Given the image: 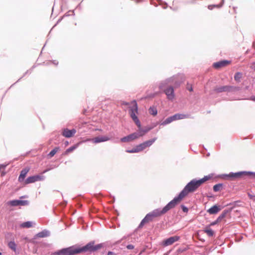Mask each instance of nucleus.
Masks as SVG:
<instances>
[{
    "mask_svg": "<svg viewBox=\"0 0 255 255\" xmlns=\"http://www.w3.org/2000/svg\"><path fill=\"white\" fill-rule=\"evenodd\" d=\"M95 243V240H92L83 246L77 244L58 250L53 252L52 255H77L86 253L89 254H92L106 247V243H101L98 244H96Z\"/></svg>",
    "mask_w": 255,
    "mask_h": 255,
    "instance_id": "f257e3e1",
    "label": "nucleus"
},
{
    "mask_svg": "<svg viewBox=\"0 0 255 255\" xmlns=\"http://www.w3.org/2000/svg\"><path fill=\"white\" fill-rule=\"evenodd\" d=\"M131 104H132L133 105L128 107V114L138 128V130L143 134V136H144L145 133L155 128L158 125L160 124L157 122L152 123L150 125L147 126L144 128H142L141 122L136 115V114L138 113V107L136 100H132Z\"/></svg>",
    "mask_w": 255,
    "mask_h": 255,
    "instance_id": "f03ea898",
    "label": "nucleus"
},
{
    "mask_svg": "<svg viewBox=\"0 0 255 255\" xmlns=\"http://www.w3.org/2000/svg\"><path fill=\"white\" fill-rule=\"evenodd\" d=\"M200 187L197 178H194L190 180L185 186L183 189L177 194L172 200L170 201L172 204L175 207L185 197L188 196L190 193L195 192Z\"/></svg>",
    "mask_w": 255,
    "mask_h": 255,
    "instance_id": "7ed1b4c3",
    "label": "nucleus"
},
{
    "mask_svg": "<svg viewBox=\"0 0 255 255\" xmlns=\"http://www.w3.org/2000/svg\"><path fill=\"white\" fill-rule=\"evenodd\" d=\"M174 208L170 201L162 208H157L147 213L142 219L135 231L141 229L145 224L152 222L154 218L160 217Z\"/></svg>",
    "mask_w": 255,
    "mask_h": 255,
    "instance_id": "20e7f679",
    "label": "nucleus"
},
{
    "mask_svg": "<svg viewBox=\"0 0 255 255\" xmlns=\"http://www.w3.org/2000/svg\"><path fill=\"white\" fill-rule=\"evenodd\" d=\"M253 172L251 171H239L236 172H232V181L238 180L239 179H252Z\"/></svg>",
    "mask_w": 255,
    "mask_h": 255,
    "instance_id": "39448f33",
    "label": "nucleus"
},
{
    "mask_svg": "<svg viewBox=\"0 0 255 255\" xmlns=\"http://www.w3.org/2000/svg\"><path fill=\"white\" fill-rule=\"evenodd\" d=\"M190 118V115L189 114H185L182 113H176L172 116H171L167 118H166L164 121L162 123H160L161 126H166L168 124H170L173 121L182 120L187 118Z\"/></svg>",
    "mask_w": 255,
    "mask_h": 255,
    "instance_id": "423d86ee",
    "label": "nucleus"
},
{
    "mask_svg": "<svg viewBox=\"0 0 255 255\" xmlns=\"http://www.w3.org/2000/svg\"><path fill=\"white\" fill-rule=\"evenodd\" d=\"M142 136L143 134L138 130L121 138L120 141L122 142H128Z\"/></svg>",
    "mask_w": 255,
    "mask_h": 255,
    "instance_id": "0eeeda50",
    "label": "nucleus"
},
{
    "mask_svg": "<svg viewBox=\"0 0 255 255\" xmlns=\"http://www.w3.org/2000/svg\"><path fill=\"white\" fill-rule=\"evenodd\" d=\"M7 205L11 207L16 206H26L29 205V201L27 200L21 199L19 198L18 199H13L9 200L7 202Z\"/></svg>",
    "mask_w": 255,
    "mask_h": 255,
    "instance_id": "6e6552de",
    "label": "nucleus"
},
{
    "mask_svg": "<svg viewBox=\"0 0 255 255\" xmlns=\"http://www.w3.org/2000/svg\"><path fill=\"white\" fill-rule=\"evenodd\" d=\"M45 176L40 174H35L28 176L26 178L25 184L34 183L38 181H43L45 179Z\"/></svg>",
    "mask_w": 255,
    "mask_h": 255,
    "instance_id": "1a4fd4ad",
    "label": "nucleus"
},
{
    "mask_svg": "<svg viewBox=\"0 0 255 255\" xmlns=\"http://www.w3.org/2000/svg\"><path fill=\"white\" fill-rule=\"evenodd\" d=\"M180 238V236H178L170 237L168 238L164 239L161 243V245L164 247H167L169 245H171L175 242L178 241Z\"/></svg>",
    "mask_w": 255,
    "mask_h": 255,
    "instance_id": "9d476101",
    "label": "nucleus"
},
{
    "mask_svg": "<svg viewBox=\"0 0 255 255\" xmlns=\"http://www.w3.org/2000/svg\"><path fill=\"white\" fill-rule=\"evenodd\" d=\"M30 170V168L29 167H25L23 169H22L20 172L18 178V182L20 183H23L24 185H26L25 184V177Z\"/></svg>",
    "mask_w": 255,
    "mask_h": 255,
    "instance_id": "9b49d317",
    "label": "nucleus"
},
{
    "mask_svg": "<svg viewBox=\"0 0 255 255\" xmlns=\"http://www.w3.org/2000/svg\"><path fill=\"white\" fill-rule=\"evenodd\" d=\"M231 63V61L226 59L220 60L218 62L213 63L212 67L216 69H219L222 67H225Z\"/></svg>",
    "mask_w": 255,
    "mask_h": 255,
    "instance_id": "f8f14e48",
    "label": "nucleus"
},
{
    "mask_svg": "<svg viewBox=\"0 0 255 255\" xmlns=\"http://www.w3.org/2000/svg\"><path fill=\"white\" fill-rule=\"evenodd\" d=\"M164 93L166 95L167 98L169 100H172L175 97L174 87L169 86L163 90Z\"/></svg>",
    "mask_w": 255,
    "mask_h": 255,
    "instance_id": "ddd939ff",
    "label": "nucleus"
},
{
    "mask_svg": "<svg viewBox=\"0 0 255 255\" xmlns=\"http://www.w3.org/2000/svg\"><path fill=\"white\" fill-rule=\"evenodd\" d=\"M76 132L75 128L69 129L68 128H64L62 129L61 134L65 137L71 138L74 136Z\"/></svg>",
    "mask_w": 255,
    "mask_h": 255,
    "instance_id": "4468645a",
    "label": "nucleus"
},
{
    "mask_svg": "<svg viewBox=\"0 0 255 255\" xmlns=\"http://www.w3.org/2000/svg\"><path fill=\"white\" fill-rule=\"evenodd\" d=\"M222 208L223 207L221 205L216 204L209 208L207 210V212L210 215H216L222 210Z\"/></svg>",
    "mask_w": 255,
    "mask_h": 255,
    "instance_id": "2eb2a0df",
    "label": "nucleus"
},
{
    "mask_svg": "<svg viewBox=\"0 0 255 255\" xmlns=\"http://www.w3.org/2000/svg\"><path fill=\"white\" fill-rule=\"evenodd\" d=\"M111 139V137L106 135L98 136L93 138L92 140L93 143L97 144L101 142H106Z\"/></svg>",
    "mask_w": 255,
    "mask_h": 255,
    "instance_id": "dca6fc26",
    "label": "nucleus"
},
{
    "mask_svg": "<svg viewBox=\"0 0 255 255\" xmlns=\"http://www.w3.org/2000/svg\"><path fill=\"white\" fill-rule=\"evenodd\" d=\"M50 236V232L49 230L47 229L43 230L42 231L38 233L37 234H35L34 236L32 239L35 240L37 238H43L49 237Z\"/></svg>",
    "mask_w": 255,
    "mask_h": 255,
    "instance_id": "f3484780",
    "label": "nucleus"
},
{
    "mask_svg": "<svg viewBox=\"0 0 255 255\" xmlns=\"http://www.w3.org/2000/svg\"><path fill=\"white\" fill-rule=\"evenodd\" d=\"M228 214H230L229 210H224L222 213L219 216V217L215 220V221L212 222L211 223V225H216L218 224L219 222H220L225 217L227 216Z\"/></svg>",
    "mask_w": 255,
    "mask_h": 255,
    "instance_id": "a211bd4d",
    "label": "nucleus"
},
{
    "mask_svg": "<svg viewBox=\"0 0 255 255\" xmlns=\"http://www.w3.org/2000/svg\"><path fill=\"white\" fill-rule=\"evenodd\" d=\"M241 202H242V201L241 200H237V201L228 203L226 205V206H231V207H230L229 208L225 209V210H229L230 213H231L232 212V211L234 210V208H235L237 207H240L241 206V205L240 204V203Z\"/></svg>",
    "mask_w": 255,
    "mask_h": 255,
    "instance_id": "6ab92c4d",
    "label": "nucleus"
},
{
    "mask_svg": "<svg viewBox=\"0 0 255 255\" xmlns=\"http://www.w3.org/2000/svg\"><path fill=\"white\" fill-rule=\"evenodd\" d=\"M214 91L217 93H220L224 92H230L229 85L215 87L214 89Z\"/></svg>",
    "mask_w": 255,
    "mask_h": 255,
    "instance_id": "aec40b11",
    "label": "nucleus"
},
{
    "mask_svg": "<svg viewBox=\"0 0 255 255\" xmlns=\"http://www.w3.org/2000/svg\"><path fill=\"white\" fill-rule=\"evenodd\" d=\"M213 226L214 225H211L210 223V224L206 225L203 230L204 233H206L210 237H213L215 235V232L211 228V226Z\"/></svg>",
    "mask_w": 255,
    "mask_h": 255,
    "instance_id": "412c9836",
    "label": "nucleus"
},
{
    "mask_svg": "<svg viewBox=\"0 0 255 255\" xmlns=\"http://www.w3.org/2000/svg\"><path fill=\"white\" fill-rule=\"evenodd\" d=\"M80 143V142H77L76 144H74L73 145L69 147V148L66 149V150L61 155L64 156L68 154L69 153L72 152L74 150H75L79 147Z\"/></svg>",
    "mask_w": 255,
    "mask_h": 255,
    "instance_id": "4be33fe9",
    "label": "nucleus"
},
{
    "mask_svg": "<svg viewBox=\"0 0 255 255\" xmlns=\"http://www.w3.org/2000/svg\"><path fill=\"white\" fill-rule=\"evenodd\" d=\"M213 174L211 173L208 175L204 176L202 178H197V180L198 183L201 186L204 182L208 181V180L211 179L213 177Z\"/></svg>",
    "mask_w": 255,
    "mask_h": 255,
    "instance_id": "5701e85b",
    "label": "nucleus"
},
{
    "mask_svg": "<svg viewBox=\"0 0 255 255\" xmlns=\"http://www.w3.org/2000/svg\"><path fill=\"white\" fill-rule=\"evenodd\" d=\"M157 139V137H154L150 139L145 141L142 142L144 149L146 147H150Z\"/></svg>",
    "mask_w": 255,
    "mask_h": 255,
    "instance_id": "b1692460",
    "label": "nucleus"
},
{
    "mask_svg": "<svg viewBox=\"0 0 255 255\" xmlns=\"http://www.w3.org/2000/svg\"><path fill=\"white\" fill-rule=\"evenodd\" d=\"M33 224H35L32 221H27L26 222H24L21 223L19 225L20 227L21 228H30L33 227Z\"/></svg>",
    "mask_w": 255,
    "mask_h": 255,
    "instance_id": "393cba45",
    "label": "nucleus"
},
{
    "mask_svg": "<svg viewBox=\"0 0 255 255\" xmlns=\"http://www.w3.org/2000/svg\"><path fill=\"white\" fill-rule=\"evenodd\" d=\"M8 247L9 249H10L12 251H13L15 254H19V252H17V245L16 244L14 241H10L8 243Z\"/></svg>",
    "mask_w": 255,
    "mask_h": 255,
    "instance_id": "a878e982",
    "label": "nucleus"
},
{
    "mask_svg": "<svg viewBox=\"0 0 255 255\" xmlns=\"http://www.w3.org/2000/svg\"><path fill=\"white\" fill-rule=\"evenodd\" d=\"M224 189V184L223 183H218L215 184L213 187L214 192H217Z\"/></svg>",
    "mask_w": 255,
    "mask_h": 255,
    "instance_id": "bb28decb",
    "label": "nucleus"
},
{
    "mask_svg": "<svg viewBox=\"0 0 255 255\" xmlns=\"http://www.w3.org/2000/svg\"><path fill=\"white\" fill-rule=\"evenodd\" d=\"M148 112L151 116L153 117L156 116L158 114V111L156 106L155 105L150 106L148 109Z\"/></svg>",
    "mask_w": 255,
    "mask_h": 255,
    "instance_id": "cd10ccee",
    "label": "nucleus"
},
{
    "mask_svg": "<svg viewBox=\"0 0 255 255\" xmlns=\"http://www.w3.org/2000/svg\"><path fill=\"white\" fill-rule=\"evenodd\" d=\"M218 176L220 178H222L225 180L232 181L231 172H229V173H223L219 174Z\"/></svg>",
    "mask_w": 255,
    "mask_h": 255,
    "instance_id": "c85d7f7f",
    "label": "nucleus"
},
{
    "mask_svg": "<svg viewBox=\"0 0 255 255\" xmlns=\"http://www.w3.org/2000/svg\"><path fill=\"white\" fill-rule=\"evenodd\" d=\"M60 149L59 146H56L52 149L50 152L47 154L48 158H51L53 157L55 154Z\"/></svg>",
    "mask_w": 255,
    "mask_h": 255,
    "instance_id": "c756f323",
    "label": "nucleus"
},
{
    "mask_svg": "<svg viewBox=\"0 0 255 255\" xmlns=\"http://www.w3.org/2000/svg\"><path fill=\"white\" fill-rule=\"evenodd\" d=\"M35 67H36V66H35V65H33V66H32V67H31L30 69H29V70H27V71H26V72L23 74V76H22L21 77H20L19 79H18V80H17L16 82H15L14 84H12V85L10 87H10H11L13 85H14L15 84H16V83L18 82H19V81H20V80H21L23 77H24L25 75H26L27 74H31V72H32V70H33L34 68H35Z\"/></svg>",
    "mask_w": 255,
    "mask_h": 255,
    "instance_id": "7c9ffc66",
    "label": "nucleus"
},
{
    "mask_svg": "<svg viewBox=\"0 0 255 255\" xmlns=\"http://www.w3.org/2000/svg\"><path fill=\"white\" fill-rule=\"evenodd\" d=\"M241 90V88L239 86H235L229 85V91L230 92L235 93Z\"/></svg>",
    "mask_w": 255,
    "mask_h": 255,
    "instance_id": "2f4dec72",
    "label": "nucleus"
},
{
    "mask_svg": "<svg viewBox=\"0 0 255 255\" xmlns=\"http://www.w3.org/2000/svg\"><path fill=\"white\" fill-rule=\"evenodd\" d=\"M243 74L241 72H237L235 73L234 75V79L237 82H240V80L242 77Z\"/></svg>",
    "mask_w": 255,
    "mask_h": 255,
    "instance_id": "473e14b6",
    "label": "nucleus"
},
{
    "mask_svg": "<svg viewBox=\"0 0 255 255\" xmlns=\"http://www.w3.org/2000/svg\"><path fill=\"white\" fill-rule=\"evenodd\" d=\"M81 199H84V197L81 195H79L77 197L73 198V199L75 201H77V205L79 208H81L82 207V204L79 202V200Z\"/></svg>",
    "mask_w": 255,
    "mask_h": 255,
    "instance_id": "72a5a7b5",
    "label": "nucleus"
},
{
    "mask_svg": "<svg viewBox=\"0 0 255 255\" xmlns=\"http://www.w3.org/2000/svg\"><path fill=\"white\" fill-rule=\"evenodd\" d=\"M168 84V83L166 81V80L162 81L159 83V89L160 90H163V88H164Z\"/></svg>",
    "mask_w": 255,
    "mask_h": 255,
    "instance_id": "f704fd0d",
    "label": "nucleus"
},
{
    "mask_svg": "<svg viewBox=\"0 0 255 255\" xmlns=\"http://www.w3.org/2000/svg\"><path fill=\"white\" fill-rule=\"evenodd\" d=\"M135 148L137 149L138 152H139L144 149L142 142L141 143H139L138 145H136L135 146Z\"/></svg>",
    "mask_w": 255,
    "mask_h": 255,
    "instance_id": "c9c22d12",
    "label": "nucleus"
},
{
    "mask_svg": "<svg viewBox=\"0 0 255 255\" xmlns=\"http://www.w3.org/2000/svg\"><path fill=\"white\" fill-rule=\"evenodd\" d=\"M222 7V4H210L208 6V8L210 10H212L214 8H221Z\"/></svg>",
    "mask_w": 255,
    "mask_h": 255,
    "instance_id": "e433bc0d",
    "label": "nucleus"
},
{
    "mask_svg": "<svg viewBox=\"0 0 255 255\" xmlns=\"http://www.w3.org/2000/svg\"><path fill=\"white\" fill-rule=\"evenodd\" d=\"M252 191L251 190L247 192V195L249 199L253 201H255V195H253L252 194Z\"/></svg>",
    "mask_w": 255,
    "mask_h": 255,
    "instance_id": "4c0bfd02",
    "label": "nucleus"
},
{
    "mask_svg": "<svg viewBox=\"0 0 255 255\" xmlns=\"http://www.w3.org/2000/svg\"><path fill=\"white\" fill-rule=\"evenodd\" d=\"M188 247L186 246L185 247H180L177 250V252L178 253H182L186 252L188 250Z\"/></svg>",
    "mask_w": 255,
    "mask_h": 255,
    "instance_id": "58836bf2",
    "label": "nucleus"
},
{
    "mask_svg": "<svg viewBox=\"0 0 255 255\" xmlns=\"http://www.w3.org/2000/svg\"><path fill=\"white\" fill-rule=\"evenodd\" d=\"M180 207L181 209L184 213H187L189 212V208L185 205L181 204Z\"/></svg>",
    "mask_w": 255,
    "mask_h": 255,
    "instance_id": "ea45409f",
    "label": "nucleus"
},
{
    "mask_svg": "<svg viewBox=\"0 0 255 255\" xmlns=\"http://www.w3.org/2000/svg\"><path fill=\"white\" fill-rule=\"evenodd\" d=\"M71 15H75V12H74V10H69L67 12L65 13L62 16H64V17H68V16H69Z\"/></svg>",
    "mask_w": 255,
    "mask_h": 255,
    "instance_id": "a19ab883",
    "label": "nucleus"
},
{
    "mask_svg": "<svg viewBox=\"0 0 255 255\" xmlns=\"http://www.w3.org/2000/svg\"><path fill=\"white\" fill-rule=\"evenodd\" d=\"M126 152L129 153H138L137 149L135 147L131 149H127Z\"/></svg>",
    "mask_w": 255,
    "mask_h": 255,
    "instance_id": "79ce46f5",
    "label": "nucleus"
},
{
    "mask_svg": "<svg viewBox=\"0 0 255 255\" xmlns=\"http://www.w3.org/2000/svg\"><path fill=\"white\" fill-rule=\"evenodd\" d=\"M64 18V16H61L60 17L58 20H57V21L56 22V23L54 24V25L52 27V28L51 29L50 31V32H51V31L52 30V29L55 27L59 23H60L62 20V19H63Z\"/></svg>",
    "mask_w": 255,
    "mask_h": 255,
    "instance_id": "37998d69",
    "label": "nucleus"
},
{
    "mask_svg": "<svg viewBox=\"0 0 255 255\" xmlns=\"http://www.w3.org/2000/svg\"><path fill=\"white\" fill-rule=\"evenodd\" d=\"M186 89L187 90H188L190 92H193V88L192 85H190L188 83L187 85Z\"/></svg>",
    "mask_w": 255,
    "mask_h": 255,
    "instance_id": "c03bdc74",
    "label": "nucleus"
},
{
    "mask_svg": "<svg viewBox=\"0 0 255 255\" xmlns=\"http://www.w3.org/2000/svg\"><path fill=\"white\" fill-rule=\"evenodd\" d=\"M155 94L153 93H151L148 95H147L144 98L145 99H150V98H153L155 97Z\"/></svg>",
    "mask_w": 255,
    "mask_h": 255,
    "instance_id": "a18cd8bd",
    "label": "nucleus"
},
{
    "mask_svg": "<svg viewBox=\"0 0 255 255\" xmlns=\"http://www.w3.org/2000/svg\"><path fill=\"white\" fill-rule=\"evenodd\" d=\"M166 81L169 83H172L174 81V76L171 77L170 78H168L165 79Z\"/></svg>",
    "mask_w": 255,
    "mask_h": 255,
    "instance_id": "49530a36",
    "label": "nucleus"
},
{
    "mask_svg": "<svg viewBox=\"0 0 255 255\" xmlns=\"http://www.w3.org/2000/svg\"><path fill=\"white\" fill-rule=\"evenodd\" d=\"M126 248L128 250H132L134 248V246L132 244H128L126 246Z\"/></svg>",
    "mask_w": 255,
    "mask_h": 255,
    "instance_id": "de8ad7c7",
    "label": "nucleus"
},
{
    "mask_svg": "<svg viewBox=\"0 0 255 255\" xmlns=\"http://www.w3.org/2000/svg\"><path fill=\"white\" fill-rule=\"evenodd\" d=\"M245 100L252 101L255 102V96H252L249 98H245Z\"/></svg>",
    "mask_w": 255,
    "mask_h": 255,
    "instance_id": "09e8293b",
    "label": "nucleus"
},
{
    "mask_svg": "<svg viewBox=\"0 0 255 255\" xmlns=\"http://www.w3.org/2000/svg\"><path fill=\"white\" fill-rule=\"evenodd\" d=\"M51 170V168H50V167L44 169L43 171H42L40 174L43 175V174L47 172L48 171H49Z\"/></svg>",
    "mask_w": 255,
    "mask_h": 255,
    "instance_id": "8fccbe9b",
    "label": "nucleus"
},
{
    "mask_svg": "<svg viewBox=\"0 0 255 255\" xmlns=\"http://www.w3.org/2000/svg\"><path fill=\"white\" fill-rule=\"evenodd\" d=\"M7 164H0V167L1 169H4L7 166Z\"/></svg>",
    "mask_w": 255,
    "mask_h": 255,
    "instance_id": "3c124183",
    "label": "nucleus"
},
{
    "mask_svg": "<svg viewBox=\"0 0 255 255\" xmlns=\"http://www.w3.org/2000/svg\"><path fill=\"white\" fill-rule=\"evenodd\" d=\"M106 255H117V254L115 252H114L108 251Z\"/></svg>",
    "mask_w": 255,
    "mask_h": 255,
    "instance_id": "603ef678",
    "label": "nucleus"
},
{
    "mask_svg": "<svg viewBox=\"0 0 255 255\" xmlns=\"http://www.w3.org/2000/svg\"><path fill=\"white\" fill-rule=\"evenodd\" d=\"M206 197L210 199V198H214V195L212 193H210L209 195H207Z\"/></svg>",
    "mask_w": 255,
    "mask_h": 255,
    "instance_id": "864d4df0",
    "label": "nucleus"
},
{
    "mask_svg": "<svg viewBox=\"0 0 255 255\" xmlns=\"http://www.w3.org/2000/svg\"><path fill=\"white\" fill-rule=\"evenodd\" d=\"M59 165H50V168H51V170L55 168H57V167H58Z\"/></svg>",
    "mask_w": 255,
    "mask_h": 255,
    "instance_id": "5fc2aeb1",
    "label": "nucleus"
},
{
    "mask_svg": "<svg viewBox=\"0 0 255 255\" xmlns=\"http://www.w3.org/2000/svg\"><path fill=\"white\" fill-rule=\"evenodd\" d=\"M174 85L176 87H178L179 86H180V82H179V81H176L174 83Z\"/></svg>",
    "mask_w": 255,
    "mask_h": 255,
    "instance_id": "6e6d98bb",
    "label": "nucleus"
},
{
    "mask_svg": "<svg viewBox=\"0 0 255 255\" xmlns=\"http://www.w3.org/2000/svg\"><path fill=\"white\" fill-rule=\"evenodd\" d=\"M129 103L128 102H126V101H123L122 103V105H124V106H128V105H129Z\"/></svg>",
    "mask_w": 255,
    "mask_h": 255,
    "instance_id": "4d7b16f0",
    "label": "nucleus"
},
{
    "mask_svg": "<svg viewBox=\"0 0 255 255\" xmlns=\"http://www.w3.org/2000/svg\"><path fill=\"white\" fill-rule=\"evenodd\" d=\"M251 68L255 71V62H253Z\"/></svg>",
    "mask_w": 255,
    "mask_h": 255,
    "instance_id": "13d9d810",
    "label": "nucleus"
},
{
    "mask_svg": "<svg viewBox=\"0 0 255 255\" xmlns=\"http://www.w3.org/2000/svg\"><path fill=\"white\" fill-rule=\"evenodd\" d=\"M95 196L97 198H99V197H100L101 198L103 197L102 195L101 194H96L95 195Z\"/></svg>",
    "mask_w": 255,
    "mask_h": 255,
    "instance_id": "bf43d9fd",
    "label": "nucleus"
},
{
    "mask_svg": "<svg viewBox=\"0 0 255 255\" xmlns=\"http://www.w3.org/2000/svg\"><path fill=\"white\" fill-rule=\"evenodd\" d=\"M28 197V195H23V196L19 197V198L21 199H23L24 198H27Z\"/></svg>",
    "mask_w": 255,
    "mask_h": 255,
    "instance_id": "052dcab7",
    "label": "nucleus"
},
{
    "mask_svg": "<svg viewBox=\"0 0 255 255\" xmlns=\"http://www.w3.org/2000/svg\"><path fill=\"white\" fill-rule=\"evenodd\" d=\"M126 239H127V237L124 236L121 240H120L117 242V243H120L122 242V241L125 240Z\"/></svg>",
    "mask_w": 255,
    "mask_h": 255,
    "instance_id": "680f3d73",
    "label": "nucleus"
},
{
    "mask_svg": "<svg viewBox=\"0 0 255 255\" xmlns=\"http://www.w3.org/2000/svg\"><path fill=\"white\" fill-rule=\"evenodd\" d=\"M52 62L55 65H57L58 64V62L56 60H52Z\"/></svg>",
    "mask_w": 255,
    "mask_h": 255,
    "instance_id": "e2e57ef3",
    "label": "nucleus"
},
{
    "mask_svg": "<svg viewBox=\"0 0 255 255\" xmlns=\"http://www.w3.org/2000/svg\"><path fill=\"white\" fill-rule=\"evenodd\" d=\"M87 112V110L85 109H84L83 110V112H82V114L83 115H86V113Z\"/></svg>",
    "mask_w": 255,
    "mask_h": 255,
    "instance_id": "0e129e2a",
    "label": "nucleus"
},
{
    "mask_svg": "<svg viewBox=\"0 0 255 255\" xmlns=\"http://www.w3.org/2000/svg\"><path fill=\"white\" fill-rule=\"evenodd\" d=\"M69 143L68 141H67V140H66V141H65L64 142V145H65V146H66L68 145H69Z\"/></svg>",
    "mask_w": 255,
    "mask_h": 255,
    "instance_id": "69168bd1",
    "label": "nucleus"
},
{
    "mask_svg": "<svg viewBox=\"0 0 255 255\" xmlns=\"http://www.w3.org/2000/svg\"><path fill=\"white\" fill-rule=\"evenodd\" d=\"M252 179H255V172H253V177Z\"/></svg>",
    "mask_w": 255,
    "mask_h": 255,
    "instance_id": "338daca9",
    "label": "nucleus"
},
{
    "mask_svg": "<svg viewBox=\"0 0 255 255\" xmlns=\"http://www.w3.org/2000/svg\"><path fill=\"white\" fill-rule=\"evenodd\" d=\"M107 254V253H106V252L105 251H103V252H101V255H104L105 254Z\"/></svg>",
    "mask_w": 255,
    "mask_h": 255,
    "instance_id": "774afa93",
    "label": "nucleus"
}]
</instances>
